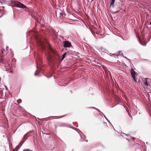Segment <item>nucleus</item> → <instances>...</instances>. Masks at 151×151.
Returning <instances> with one entry per match:
<instances>
[{"label":"nucleus","mask_w":151,"mask_h":151,"mask_svg":"<svg viewBox=\"0 0 151 151\" xmlns=\"http://www.w3.org/2000/svg\"><path fill=\"white\" fill-rule=\"evenodd\" d=\"M64 47H69L70 46L71 44L70 42L68 41H65L64 42Z\"/></svg>","instance_id":"nucleus-6"},{"label":"nucleus","mask_w":151,"mask_h":151,"mask_svg":"<svg viewBox=\"0 0 151 151\" xmlns=\"http://www.w3.org/2000/svg\"><path fill=\"white\" fill-rule=\"evenodd\" d=\"M122 56L124 57V58H126L128 61H129V63H131V64H132L130 61V60L128 59V58H127L126 57H125V56H124L123 55H122Z\"/></svg>","instance_id":"nucleus-13"},{"label":"nucleus","mask_w":151,"mask_h":151,"mask_svg":"<svg viewBox=\"0 0 151 151\" xmlns=\"http://www.w3.org/2000/svg\"><path fill=\"white\" fill-rule=\"evenodd\" d=\"M59 126L61 127H65L67 126V125L66 124L64 123H62Z\"/></svg>","instance_id":"nucleus-11"},{"label":"nucleus","mask_w":151,"mask_h":151,"mask_svg":"<svg viewBox=\"0 0 151 151\" xmlns=\"http://www.w3.org/2000/svg\"><path fill=\"white\" fill-rule=\"evenodd\" d=\"M34 19H35L36 22H38L39 24L41 26H43L45 24V22L43 18L40 17L39 21V20L37 19V18L35 17H34Z\"/></svg>","instance_id":"nucleus-3"},{"label":"nucleus","mask_w":151,"mask_h":151,"mask_svg":"<svg viewBox=\"0 0 151 151\" xmlns=\"http://www.w3.org/2000/svg\"><path fill=\"white\" fill-rule=\"evenodd\" d=\"M130 73L131 74L132 76L134 79L135 82H137V81L135 78V72L134 70L133 69H132L130 71Z\"/></svg>","instance_id":"nucleus-4"},{"label":"nucleus","mask_w":151,"mask_h":151,"mask_svg":"<svg viewBox=\"0 0 151 151\" xmlns=\"http://www.w3.org/2000/svg\"><path fill=\"white\" fill-rule=\"evenodd\" d=\"M142 45H143L142 44V43H140Z\"/></svg>","instance_id":"nucleus-29"},{"label":"nucleus","mask_w":151,"mask_h":151,"mask_svg":"<svg viewBox=\"0 0 151 151\" xmlns=\"http://www.w3.org/2000/svg\"><path fill=\"white\" fill-rule=\"evenodd\" d=\"M22 102V100L21 99H18L17 101V102L18 103V104H19L20 103H21Z\"/></svg>","instance_id":"nucleus-15"},{"label":"nucleus","mask_w":151,"mask_h":151,"mask_svg":"<svg viewBox=\"0 0 151 151\" xmlns=\"http://www.w3.org/2000/svg\"><path fill=\"white\" fill-rule=\"evenodd\" d=\"M13 56V54H12Z\"/></svg>","instance_id":"nucleus-33"},{"label":"nucleus","mask_w":151,"mask_h":151,"mask_svg":"<svg viewBox=\"0 0 151 151\" xmlns=\"http://www.w3.org/2000/svg\"><path fill=\"white\" fill-rule=\"evenodd\" d=\"M107 50H106L104 49H103V52H107Z\"/></svg>","instance_id":"nucleus-19"},{"label":"nucleus","mask_w":151,"mask_h":151,"mask_svg":"<svg viewBox=\"0 0 151 151\" xmlns=\"http://www.w3.org/2000/svg\"><path fill=\"white\" fill-rule=\"evenodd\" d=\"M8 48V46H7L6 47V50H7V48Z\"/></svg>","instance_id":"nucleus-26"},{"label":"nucleus","mask_w":151,"mask_h":151,"mask_svg":"<svg viewBox=\"0 0 151 151\" xmlns=\"http://www.w3.org/2000/svg\"><path fill=\"white\" fill-rule=\"evenodd\" d=\"M11 72L12 73V71H11Z\"/></svg>","instance_id":"nucleus-34"},{"label":"nucleus","mask_w":151,"mask_h":151,"mask_svg":"<svg viewBox=\"0 0 151 151\" xmlns=\"http://www.w3.org/2000/svg\"><path fill=\"white\" fill-rule=\"evenodd\" d=\"M146 44V43L145 44V45Z\"/></svg>","instance_id":"nucleus-32"},{"label":"nucleus","mask_w":151,"mask_h":151,"mask_svg":"<svg viewBox=\"0 0 151 151\" xmlns=\"http://www.w3.org/2000/svg\"><path fill=\"white\" fill-rule=\"evenodd\" d=\"M36 60L37 64L36 67L37 70H38V65L40 63H41V61L40 60V57L38 56L37 59H36Z\"/></svg>","instance_id":"nucleus-8"},{"label":"nucleus","mask_w":151,"mask_h":151,"mask_svg":"<svg viewBox=\"0 0 151 151\" xmlns=\"http://www.w3.org/2000/svg\"><path fill=\"white\" fill-rule=\"evenodd\" d=\"M117 55H118V56H119V55L122 56V55H123L122 53V52L119 51L118 53V54H117Z\"/></svg>","instance_id":"nucleus-12"},{"label":"nucleus","mask_w":151,"mask_h":151,"mask_svg":"<svg viewBox=\"0 0 151 151\" xmlns=\"http://www.w3.org/2000/svg\"><path fill=\"white\" fill-rule=\"evenodd\" d=\"M115 1L111 0V2L110 4V7H113L114 5Z\"/></svg>","instance_id":"nucleus-10"},{"label":"nucleus","mask_w":151,"mask_h":151,"mask_svg":"<svg viewBox=\"0 0 151 151\" xmlns=\"http://www.w3.org/2000/svg\"><path fill=\"white\" fill-rule=\"evenodd\" d=\"M4 56L2 55L1 56V59H0V62L2 64L6 65V63L8 62L9 61V60H7V61H6L4 60Z\"/></svg>","instance_id":"nucleus-7"},{"label":"nucleus","mask_w":151,"mask_h":151,"mask_svg":"<svg viewBox=\"0 0 151 151\" xmlns=\"http://www.w3.org/2000/svg\"><path fill=\"white\" fill-rule=\"evenodd\" d=\"M12 11H13V12H14V11L13 9H12Z\"/></svg>","instance_id":"nucleus-31"},{"label":"nucleus","mask_w":151,"mask_h":151,"mask_svg":"<svg viewBox=\"0 0 151 151\" xmlns=\"http://www.w3.org/2000/svg\"><path fill=\"white\" fill-rule=\"evenodd\" d=\"M43 43L42 42H41L40 44V45H41V46L42 47V48L43 49H44V46L43 45Z\"/></svg>","instance_id":"nucleus-18"},{"label":"nucleus","mask_w":151,"mask_h":151,"mask_svg":"<svg viewBox=\"0 0 151 151\" xmlns=\"http://www.w3.org/2000/svg\"><path fill=\"white\" fill-rule=\"evenodd\" d=\"M8 66H9V67H10V64H8Z\"/></svg>","instance_id":"nucleus-25"},{"label":"nucleus","mask_w":151,"mask_h":151,"mask_svg":"<svg viewBox=\"0 0 151 151\" xmlns=\"http://www.w3.org/2000/svg\"><path fill=\"white\" fill-rule=\"evenodd\" d=\"M123 134H125V135H126L127 136H129V134H125L124 133H123Z\"/></svg>","instance_id":"nucleus-24"},{"label":"nucleus","mask_w":151,"mask_h":151,"mask_svg":"<svg viewBox=\"0 0 151 151\" xmlns=\"http://www.w3.org/2000/svg\"><path fill=\"white\" fill-rule=\"evenodd\" d=\"M97 64L100 65V64H101V62H99V63L97 62Z\"/></svg>","instance_id":"nucleus-22"},{"label":"nucleus","mask_w":151,"mask_h":151,"mask_svg":"<svg viewBox=\"0 0 151 151\" xmlns=\"http://www.w3.org/2000/svg\"><path fill=\"white\" fill-rule=\"evenodd\" d=\"M111 56H113L114 57H117L118 56L117 55H115L113 54L112 55H111Z\"/></svg>","instance_id":"nucleus-16"},{"label":"nucleus","mask_w":151,"mask_h":151,"mask_svg":"<svg viewBox=\"0 0 151 151\" xmlns=\"http://www.w3.org/2000/svg\"><path fill=\"white\" fill-rule=\"evenodd\" d=\"M104 116L105 118V119H106L107 120V121H108V122H109L110 123H110V122L109 121H108V120L107 119L106 117H105V115H104Z\"/></svg>","instance_id":"nucleus-21"},{"label":"nucleus","mask_w":151,"mask_h":151,"mask_svg":"<svg viewBox=\"0 0 151 151\" xmlns=\"http://www.w3.org/2000/svg\"><path fill=\"white\" fill-rule=\"evenodd\" d=\"M60 16H61L62 17H65L66 15V14L63 12H60Z\"/></svg>","instance_id":"nucleus-9"},{"label":"nucleus","mask_w":151,"mask_h":151,"mask_svg":"<svg viewBox=\"0 0 151 151\" xmlns=\"http://www.w3.org/2000/svg\"><path fill=\"white\" fill-rule=\"evenodd\" d=\"M150 24L151 25V22H150Z\"/></svg>","instance_id":"nucleus-27"},{"label":"nucleus","mask_w":151,"mask_h":151,"mask_svg":"<svg viewBox=\"0 0 151 151\" xmlns=\"http://www.w3.org/2000/svg\"><path fill=\"white\" fill-rule=\"evenodd\" d=\"M10 2V4H14V6L21 8H26L27 7L25 6L24 5L21 3L16 1H13L10 0L9 1Z\"/></svg>","instance_id":"nucleus-2"},{"label":"nucleus","mask_w":151,"mask_h":151,"mask_svg":"<svg viewBox=\"0 0 151 151\" xmlns=\"http://www.w3.org/2000/svg\"><path fill=\"white\" fill-rule=\"evenodd\" d=\"M49 52L47 53L46 55L47 56V59L48 61L49 62H51L52 61V55L51 53H52L53 55H57V53L56 51L50 45L49 46Z\"/></svg>","instance_id":"nucleus-1"},{"label":"nucleus","mask_w":151,"mask_h":151,"mask_svg":"<svg viewBox=\"0 0 151 151\" xmlns=\"http://www.w3.org/2000/svg\"><path fill=\"white\" fill-rule=\"evenodd\" d=\"M66 54V53H65L63 54L62 55V60H63L64 59V58L65 57Z\"/></svg>","instance_id":"nucleus-14"},{"label":"nucleus","mask_w":151,"mask_h":151,"mask_svg":"<svg viewBox=\"0 0 151 151\" xmlns=\"http://www.w3.org/2000/svg\"><path fill=\"white\" fill-rule=\"evenodd\" d=\"M5 89L7 91L8 90V88L6 86H5Z\"/></svg>","instance_id":"nucleus-20"},{"label":"nucleus","mask_w":151,"mask_h":151,"mask_svg":"<svg viewBox=\"0 0 151 151\" xmlns=\"http://www.w3.org/2000/svg\"><path fill=\"white\" fill-rule=\"evenodd\" d=\"M151 81L150 79L146 78L145 80L143 81V83L145 85L148 86L149 85V82Z\"/></svg>","instance_id":"nucleus-5"},{"label":"nucleus","mask_w":151,"mask_h":151,"mask_svg":"<svg viewBox=\"0 0 151 151\" xmlns=\"http://www.w3.org/2000/svg\"><path fill=\"white\" fill-rule=\"evenodd\" d=\"M86 142H88V140H86Z\"/></svg>","instance_id":"nucleus-30"},{"label":"nucleus","mask_w":151,"mask_h":151,"mask_svg":"<svg viewBox=\"0 0 151 151\" xmlns=\"http://www.w3.org/2000/svg\"><path fill=\"white\" fill-rule=\"evenodd\" d=\"M35 76H36L38 75V74L35 73L34 74Z\"/></svg>","instance_id":"nucleus-23"},{"label":"nucleus","mask_w":151,"mask_h":151,"mask_svg":"<svg viewBox=\"0 0 151 151\" xmlns=\"http://www.w3.org/2000/svg\"><path fill=\"white\" fill-rule=\"evenodd\" d=\"M23 151H33L32 150H30L29 149H26L23 150Z\"/></svg>","instance_id":"nucleus-17"},{"label":"nucleus","mask_w":151,"mask_h":151,"mask_svg":"<svg viewBox=\"0 0 151 151\" xmlns=\"http://www.w3.org/2000/svg\"><path fill=\"white\" fill-rule=\"evenodd\" d=\"M14 59H15V58H13V59H12V60H13Z\"/></svg>","instance_id":"nucleus-28"}]
</instances>
